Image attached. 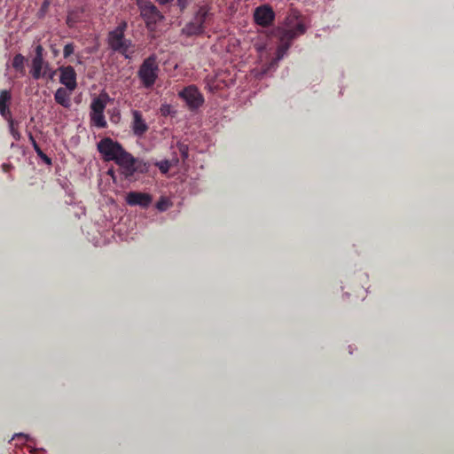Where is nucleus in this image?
I'll list each match as a JSON object with an SVG mask.
<instances>
[{"mask_svg": "<svg viewBox=\"0 0 454 454\" xmlns=\"http://www.w3.org/2000/svg\"><path fill=\"white\" fill-rule=\"evenodd\" d=\"M131 116L133 121L130 123L131 131L135 137H142L148 129L146 121L143 118L142 112L137 109L131 110Z\"/></svg>", "mask_w": 454, "mask_h": 454, "instance_id": "9b49d317", "label": "nucleus"}, {"mask_svg": "<svg viewBox=\"0 0 454 454\" xmlns=\"http://www.w3.org/2000/svg\"><path fill=\"white\" fill-rule=\"evenodd\" d=\"M8 122H10V132L12 137V138L15 139V141H19L20 139V133L16 128L13 126L12 119H6Z\"/></svg>", "mask_w": 454, "mask_h": 454, "instance_id": "a211bd4d", "label": "nucleus"}, {"mask_svg": "<svg viewBox=\"0 0 454 454\" xmlns=\"http://www.w3.org/2000/svg\"><path fill=\"white\" fill-rule=\"evenodd\" d=\"M136 1H137V6L152 4L151 2H149L147 0H136Z\"/></svg>", "mask_w": 454, "mask_h": 454, "instance_id": "393cba45", "label": "nucleus"}, {"mask_svg": "<svg viewBox=\"0 0 454 454\" xmlns=\"http://www.w3.org/2000/svg\"><path fill=\"white\" fill-rule=\"evenodd\" d=\"M74 90H69L65 87L58 88L55 94H53V98H55L56 104L68 109L72 106L70 99L72 98V94Z\"/></svg>", "mask_w": 454, "mask_h": 454, "instance_id": "f8f14e48", "label": "nucleus"}, {"mask_svg": "<svg viewBox=\"0 0 454 454\" xmlns=\"http://www.w3.org/2000/svg\"><path fill=\"white\" fill-rule=\"evenodd\" d=\"M160 113H161V114L163 116H168V115H170L171 113H172V107L171 106L168 105V104H164L161 106V107H160Z\"/></svg>", "mask_w": 454, "mask_h": 454, "instance_id": "aec40b11", "label": "nucleus"}, {"mask_svg": "<svg viewBox=\"0 0 454 454\" xmlns=\"http://www.w3.org/2000/svg\"><path fill=\"white\" fill-rule=\"evenodd\" d=\"M49 64L43 60V48L41 45H37L35 48V58L32 59L31 64V74L33 79L38 80L44 76L45 72Z\"/></svg>", "mask_w": 454, "mask_h": 454, "instance_id": "423d86ee", "label": "nucleus"}, {"mask_svg": "<svg viewBox=\"0 0 454 454\" xmlns=\"http://www.w3.org/2000/svg\"><path fill=\"white\" fill-rule=\"evenodd\" d=\"M66 22H67V25H68L69 27H71L74 26V21H73V20H72V17H71V16H68V17H67V20H66Z\"/></svg>", "mask_w": 454, "mask_h": 454, "instance_id": "7c9ffc66", "label": "nucleus"}, {"mask_svg": "<svg viewBox=\"0 0 454 454\" xmlns=\"http://www.w3.org/2000/svg\"><path fill=\"white\" fill-rule=\"evenodd\" d=\"M24 62L25 58L21 54H18L14 56V59H12V67H14L16 71L20 73V74H24L25 73Z\"/></svg>", "mask_w": 454, "mask_h": 454, "instance_id": "dca6fc26", "label": "nucleus"}, {"mask_svg": "<svg viewBox=\"0 0 454 454\" xmlns=\"http://www.w3.org/2000/svg\"><path fill=\"white\" fill-rule=\"evenodd\" d=\"M74 50V47L73 43L65 44L64 51H63L64 59H68L71 55H73Z\"/></svg>", "mask_w": 454, "mask_h": 454, "instance_id": "6ab92c4d", "label": "nucleus"}, {"mask_svg": "<svg viewBox=\"0 0 454 454\" xmlns=\"http://www.w3.org/2000/svg\"><path fill=\"white\" fill-rule=\"evenodd\" d=\"M179 97L186 102L191 110L199 108L204 103L203 95L196 86L191 85L179 92Z\"/></svg>", "mask_w": 454, "mask_h": 454, "instance_id": "39448f33", "label": "nucleus"}, {"mask_svg": "<svg viewBox=\"0 0 454 454\" xmlns=\"http://www.w3.org/2000/svg\"><path fill=\"white\" fill-rule=\"evenodd\" d=\"M109 101V96L106 93H101L100 96L94 98L90 106V113H104L107 102Z\"/></svg>", "mask_w": 454, "mask_h": 454, "instance_id": "4468645a", "label": "nucleus"}, {"mask_svg": "<svg viewBox=\"0 0 454 454\" xmlns=\"http://www.w3.org/2000/svg\"><path fill=\"white\" fill-rule=\"evenodd\" d=\"M28 140H30L32 145H35V144H37L35 139L33 137V135L31 133H28Z\"/></svg>", "mask_w": 454, "mask_h": 454, "instance_id": "c85d7f7f", "label": "nucleus"}, {"mask_svg": "<svg viewBox=\"0 0 454 454\" xmlns=\"http://www.w3.org/2000/svg\"><path fill=\"white\" fill-rule=\"evenodd\" d=\"M137 74L143 87L150 89L154 86L157 77L159 76V65L156 62L154 54L150 55L143 60Z\"/></svg>", "mask_w": 454, "mask_h": 454, "instance_id": "20e7f679", "label": "nucleus"}, {"mask_svg": "<svg viewBox=\"0 0 454 454\" xmlns=\"http://www.w3.org/2000/svg\"><path fill=\"white\" fill-rule=\"evenodd\" d=\"M171 206H172V203L168 198L161 197V199H160L159 201L156 202L155 207L160 212H164V211L168 210V207H170Z\"/></svg>", "mask_w": 454, "mask_h": 454, "instance_id": "f3484780", "label": "nucleus"}, {"mask_svg": "<svg viewBox=\"0 0 454 454\" xmlns=\"http://www.w3.org/2000/svg\"><path fill=\"white\" fill-rule=\"evenodd\" d=\"M36 155L39 156V158L41 160H43V161L45 164L51 165L52 163V160H51L50 157L47 154H45L44 153H37Z\"/></svg>", "mask_w": 454, "mask_h": 454, "instance_id": "4be33fe9", "label": "nucleus"}, {"mask_svg": "<svg viewBox=\"0 0 454 454\" xmlns=\"http://www.w3.org/2000/svg\"><path fill=\"white\" fill-rule=\"evenodd\" d=\"M59 71V82L64 87L69 90H76L77 88V74L73 67H60Z\"/></svg>", "mask_w": 454, "mask_h": 454, "instance_id": "1a4fd4ad", "label": "nucleus"}, {"mask_svg": "<svg viewBox=\"0 0 454 454\" xmlns=\"http://www.w3.org/2000/svg\"><path fill=\"white\" fill-rule=\"evenodd\" d=\"M137 7L139 9V12H141L142 19L146 23L147 27L151 28L152 26H154L157 22L162 20V15L153 4L139 5Z\"/></svg>", "mask_w": 454, "mask_h": 454, "instance_id": "6e6552de", "label": "nucleus"}, {"mask_svg": "<svg viewBox=\"0 0 454 454\" xmlns=\"http://www.w3.org/2000/svg\"><path fill=\"white\" fill-rule=\"evenodd\" d=\"M33 149H35V153H43V151L41 150V148L38 146L37 144H35L32 145Z\"/></svg>", "mask_w": 454, "mask_h": 454, "instance_id": "a878e982", "label": "nucleus"}, {"mask_svg": "<svg viewBox=\"0 0 454 454\" xmlns=\"http://www.w3.org/2000/svg\"><path fill=\"white\" fill-rule=\"evenodd\" d=\"M108 174H109V176H110L111 177H113V179L114 180V170H113V169H109V170H108Z\"/></svg>", "mask_w": 454, "mask_h": 454, "instance_id": "473e14b6", "label": "nucleus"}, {"mask_svg": "<svg viewBox=\"0 0 454 454\" xmlns=\"http://www.w3.org/2000/svg\"><path fill=\"white\" fill-rule=\"evenodd\" d=\"M90 123L98 129H104L106 127L104 112H90Z\"/></svg>", "mask_w": 454, "mask_h": 454, "instance_id": "2eb2a0df", "label": "nucleus"}, {"mask_svg": "<svg viewBox=\"0 0 454 454\" xmlns=\"http://www.w3.org/2000/svg\"><path fill=\"white\" fill-rule=\"evenodd\" d=\"M180 152H181V154H183V157H184V158L188 157V154H187V149H186L185 147L181 148V149H180Z\"/></svg>", "mask_w": 454, "mask_h": 454, "instance_id": "c756f323", "label": "nucleus"}, {"mask_svg": "<svg viewBox=\"0 0 454 454\" xmlns=\"http://www.w3.org/2000/svg\"><path fill=\"white\" fill-rule=\"evenodd\" d=\"M11 92L7 90L0 91V115L5 120H10L12 117L11 111L9 110V104L11 103Z\"/></svg>", "mask_w": 454, "mask_h": 454, "instance_id": "ddd939ff", "label": "nucleus"}, {"mask_svg": "<svg viewBox=\"0 0 454 454\" xmlns=\"http://www.w3.org/2000/svg\"><path fill=\"white\" fill-rule=\"evenodd\" d=\"M158 168L160 172H162L163 174H167L169 168L168 160H161L160 162L158 163Z\"/></svg>", "mask_w": 454, "mask_h": 454, "instance_id": "412c9836", "label": "nucleus"}, {"mask_svg": "<svg viewBox=\"0 0 454 454\" xmlns=\"http://www.w3.org/2000/svg\"><path fill=\"white\" fill-rule=\"evenodd\" d=\"M159 4H168L170 0H156Z\"/></svg>", "mask_w": 454, "mask_h": 454, "instance_id": "72a5a7b5", "label": "nucleus"}, {"mask_svg": "<svg viewBox=\"0 0 454 454\" xmlns=\"http://www.w3.org/2000/svg\"><path fill=\"white\" fill-rule=\"evenodd\" d=\"M208 88H209V90H217V89H219V88H220V86H219L218 84H216V85H213V86H211V85H209V84H208Z\"/></svg>", "mask_w": 454, "mask_h": 454, "instance_id": "2f4dec72", "label": "nucleus"}, {"mask_svg": "<svg viewBox=\"0 0 454 454\" xmlns=\"http://www.w3.org/2000/svg\"><path fill=\"white\" fill-rule=\"evenodd\" d=\"M307 26L297 12L286 16L281 33V41H291L306 33Z\"/></svg>", "mask_w": 454, "mask_h": 454, "instance_id": "7ed1b4c3", "label": "nucleus"}, {"mask_svg": "<svg viewBox=\"0 0 454 454\" xmlns=\"http://www.w3.org/2000/svg\"><path fill=\"white\" fill-rule=\"evenodd\" d=\"M274 11L268 4L256 7L255 11H254V21L262 27L270 26L274 21Z\"/></svg>", "mask_w": 454, "mask_h": 454, "instance_id": "0eeeda50", "label": "nucleus"}, {"mask_svg": "<svg viewBox=\"0 0 454 454\" xmlns=\"http://www.w3.org/2000/svg\"><path fill=\"white\" fill-rule=\"evenodd\" d=\"M126 203L130 207L147 208L152 203V196L146 192H130L126 195Z\"/></svg>", "mask_w": 454, "mask_h": 454, "instance_id": "9d476101", "label": "nucleus"}, {"mask_svg": "<svg viewBox=\"0 0 454 454\" xmlns=\"http://www.w3.org/2000/svg\"><path fill=\"white\" fill-rule=\"evenodd\" d=\"M27 448L28 453H30V454H43V450H33L31 445H27Z\"/></svg>", "mask_w": 454, "mask_h": 454, "instance_id": "b1692460", "label": "nucleus"}, {"mask_svg": "<svg viewBox=\"0 0 454 454\" xmlns=\"http://www.w3.org/2000/svg\"><path fill=\"white\" fill-rule=\"evenodd\" d=\"M186 4H187V0H178V4L181 7V9H184L185 7Z\"/></svg>", "mask_w": 454, "mask_h": 454, "instance_id": "cd10ccee", "label": "nucleus"}, {"mask_svg": "<svg viewBox=\"0 0 454 454\" xmlns=\"http://www.w3.org/2000/svg\"><path fill=\"white\" fill-rule=\"evenodd\" d=\"M126 29L127 22L125 20L119 22L118 26L109 32L108 45L112 51L122 54L125 59H131V52L129 51L131 41L125 38Z\"/></svg>", "mask_w": 454, "mask_h": 454, "instance_id": "f03ea898", "label": "nucleus"}, {"mask_svg": "<svg viewBox=\"0 0 454 454\" xmlns=\"http://www.w3.org/2000/svg\"><path fill=\"white\" fill-rule=\"evenodd\" d=\"M98 152L105 161H114L125 178H129L137 171V160L129 153L118 141L106 137L98 141Z\"/></svg>", "mask_w": 454, "mask_h": 454, "instance_id": "f257e3e1", "label": "nucleus"}, {"mask_svg": "<svg viewBox=\"0 0 454 454\" xmlns=\"http://www.w3.org/2000/svg\"><path fill=\"white\" fill-rule=\"evenodd\" d=\"M12 440H24V442H28L29 436L27 434H15V435L12 436Z\"/></svg>", "mask_w": 454, "mask_h": 454, "instance_id": "5701e85b", "label": "nucleus"}, {"mask_svg": "<svg viewBox=\"0 0 454 454\" xmlns=\"http://www.w3.org/2000/svg\"><path fill=\"white\" fill-rule=\"evenodd\" d=\"M286 48L282 50V48L278 50V59H281L283 57V53L286 51Z\"/></svg>", "mask_w": 454, "mask_h": 454, "instance_id": "bb28decb", "label": "nucleus"}]
</instances>
